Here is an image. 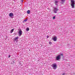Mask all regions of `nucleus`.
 Wrapping results in <instances>:
<instances>
[{
  "label": "nucleus",
  "mask_w": 75,
  "mask_h": 75,
  "mask_svg": "<svg viewBox=\"0 0 75 75\" xmlns=\"http://www.w3.org/2000/svg\"><path fill=\"white\" fill-rule=\"evenodd\" d=\"M75 1L74 0H71V5L72 8H75Z\"/></svg>",
  "instance_id": "obj_1"
},
{
  "label": "nucleus",
  "mask_w": 75,
  "mask_h": 75,
  "mask_svg": "<svg viewBox=\"0 0 75 75\" xmlns=\"http://www.w3.org/2000/svg\"><path fill=\"white\" fill-rule=\"evenodd\" d=\"M52 67L54 69H57V64H56V63L52 64Z\"/></svg>",
  "instance_id": "obj_2"
},
{
  "label": "nucleus",
  "mask_w": 75,
  "mask_h": 75,
  "mask_svg": "<svg viewBox=\"0 0 75 75\" xmlns=\"http://www.w3.org/2000/svg\"><path fill=\"white\" fill-rule=\"evenodd\" d=\"M18 34L19 37L21 36L22 34H23V31H22V30H21V29H20L18 30Z\"/></svg>",
  "instance_id": "obj_3"
},
{
  "label": "nucleus",
  "mask_w": 75,
  "mask_h": 75,
  "mask_svg": "<svg viewBox=\"0 0 75 75\" xmlns=\"http://www.w3.org/2000/svg\"><path fill=\"white\" fill-rule=\"evenodd\" d=\"M59 9L57 7L54 8L53 11L54 13H57V11H58Z\"/></svg>",
  "instance_id": "obj_4"
},
{
  "label": "nucleus",
  "mask_w": 75,
  "mask_h": 75,
  "mask_svg": "<svg viewBox=\"0 0 75 75\" xmlns=\"http://www.w3.org/2000/svg\"><path fill=\"white\" fill-rule=\"evenodd\" d=\"M61 59V55H59L57 56L56 57V61H58Z\"/></svg>",
  "instance_id": "obj_5"
},
{
  "label": "nucleus",
  "mask_w": 75,
  "mask_h": 75,
  "mask_svg": "<svg viewBox=\"0 0 75 75\" xmlns=\"http://www.w3.org/2000/svg\"><path fill=\"white\" fill-rule=\"evenodd\" d=\"M52 40L54 41H56L57 40V37L54 36V37L52 38Z\"/></svg>",
  "instance_id": "obj_6"
},
{
  "label": "nucleus",
  "mask_w": 75,
  "mask_h": 75,
  "mask_svg": "<svg viewBox=\"0 0 75 75\" xmlns=\"http://www.w3.org/2000/svg\"><path fill=\"white\" fill-rule=\"evenodd\" d=\"M18 38H19V37H18V36H17V37L14 38L13 41H16V42H18Z\"/></svg>",
  "instance_id": "obj_7"
},
{
  "label": "nucleus",
  "mask_w": 75,
  "mask_h": 75,
  "mask_svg": "<svg viewBox=\"0 0 75 75\" xmlns=\"http://www.w3.org/2000/svg\"><path fill=\"white\" fill-rule=\"evenodd\" d=\"M9 16L10 17H13L14 16V14L13 13H9Z\"/></svg>",
  "instance_id": "obj_8"
},
{
  "label": "nucleus",
  "mask_w": 75,
  "mask_h": 75,
  "mask_svg": "<svg viewBox=\"0 0 75 75\" xmlns=\"http://www.w3.org/2000/svg\"><path fill=\"white\" fill-rule=\"evenodd\" d=\"M59 2L58 0H56L55 1V3L56 6H58V3Z\"/></svg>",
  "instance_id": "obj_9"
},
{
  "label": "nucleus",
  "mask_w": 75,
  "mask_h": 75,
  "mask_svg": "<svg viewBox=\"0 0 75 75\" xmlns=\"http://www.w3.org/2000/svg\"><path fill=\"white\" fill-rule=\"evenodd\" d=\"M61 1V3L62 4H64L65 1V0H60Z\"/></svg>",
  "instance_id": "obj_10"
},
{
  "label": "nucleus",
  "mask_w": 75,
  "mask_h": 75,
  "mask_svg": "<svg viewBox=\"0 0 75 75\" xmlns=\"http://www.w3.org/2000/svg\"><path fill=\"white\" fill-rule=\"evenodd\" d=\"M14 28H13V29H12V30H11L10 33H13V31H14Z\"/></svg>",
  "instance_id": "obj_11"
},
{
  "label": "nucleus",
  "mask_w": 75,
  "mask_h": 75,
  "mask_svg": "<svg viewBox=\"0 0 75 75\" xmlns=\"http://www.w3.org/2000/svg\"><path fill=\"white\" fill-rule=\"evenodd\" d=\"M26 31H29V30H30V28H29L28 27L26 29Z\"/></svg>",
  "instance_id": "obj_12"
},
{
  "label": "nucleus",
  "mask_w": 75,
  "mask_h": 75,
  "mask_svg": "<svg viewBox=\"0 0 75 75\" xmlns=\"http://www.w3.org/2000/svg\"><path fill=\"white\" fill-rule=\"evenodd\" d=\"M27 14H30V11L29 10H28L27 11Z\"/></svg>",
  "instance_id": "obj_13"
},
{
  "label": "nucleus",
  "mask_w": 75,
  "mask_h": 75,
  "mask_svg": "<svg viewBox=\"0 0 75 75\" xmlns=\"http://www.w3.org/2000/svg\"><path fill=\"white\" fill-rule=\"evenodd\" d=\"M27 19H25L24 21H23V23H24V22H27Z\"/></svg>",
  "instance_id": "obj_14"
},
{
  "label": "nucleus",
  "mask_w": 75,
  "mask_h": 75,
  "mask_svg": "<svg viewBox=\"0 0 75 75\" xmlns=\"http://www.w3.org/2000/svg\"><path fill=\"white\" fill-rule=\"evenodd\" d=\"M49 44H50V45H51L52 44V42H49Z\"/></svg>",
  "instance_id": "obj_15"
},
{
  "label": "nucleus",
  "mask_w": 75,
  "mask_h": 75,
  "mask_svg": "<svg viewBox=\"0 0 75 75\" xmlns=\"http://www.w3.org/2000/svg\"><path fill=\"white\" fill-rule=\"evenodd\" d=\"M47 38H49V36H47Z\"/></svg>",
  "instance_id": "obj_16"
},
{
  "label": "nucleus",
  "mask_w": 75,
  "mask_h": 75,
  "mask_svg": "<svg viewBox=\"0 0 75 75\" xmlns=\"http://www.w3.org/2000/svg\"><path fill=\"white\" fill-rule=\"evenodd\" d=\"M55 16H54L53 17V19H55Z\"/></svg>",
  "instance_id": "obj_17"
},
{
  "label": "nucleus",
  "mask_w": 75,
  "mask_h": 75,
  "mask_svg": "<svg viewBox=\"0 0 75 75\" xmlns=\"http://www.w3.org/2000/svg\"><path fill=\"white\" fill-rule=\"evenodd\" d=\"M60 55H62V56H63V54H61Z\"/></svg>",
  "instance_id": "obj_18"
},
{
  "label": "nucleus",
  "mask_w": 75,
  "mask_h": 75,
  "mask_svg": "<svg viewBox=\"0 0 75 75\" xmlns=\"http://www.w3.org/2000/svg\"><path fill=\"white\" fill-rule=\"evenodd\" d=\"M62 75H65V73H63V74Z\"/></svg>",
  "instance_id": "obj_19"
},
{
  "label": "nucleus",
  "mask_w": 75,
  "mask_h": 75,
  "mask_svg": "<svg viewBox=\"0 0 75 75\" xmlns=\"http://www.w3.org/2000/svg\"><path fill=\"white\" fill-rule=\"evenodd\" d=\"M11 56H10V55H9V56H8V58H10V57Z\"/></svg>",
  "instance_id": "obj_20"
},
{
  "label": "nucleus",
  "mask_w": 75,
  "mask_h": 75,
  "mask_svg": "<svg viewBox=\"0 0 75 75\" xmlns=\"http://www.w3.org/2000/svg\"><path fill=\"white\" fill-rule=\"evenodd\" d=\"M23 0H22L21 2L23 3Z\"/></svg>",
  "instance_id": "obj_21"
}]
</instances>
